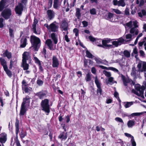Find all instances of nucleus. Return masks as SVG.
<instances>
[{"label": "nucleus", "instance_id": "nucleus-55", "mask_svg": "<svg viewBox=\"0 0 146 146\" xmlns=\"http://www.w3.org/2000/svg\"><path fill=\"white\" fill-rule=\"evenodd\" d=\"M4 19L3 18H0V28H2L3 27V22Z\"/></svg>", "mask_w": 146, "mask_h": 146}, {"label": "nucleus", "instance_id": "nucleus-43", "mask_svg": "<svg viewBox=\"0 0 146 146\" xmlns=\"http://www.w3.org/2000/svg\"><path fill=\"white\" fill-rule=\"evenodd\" d=\"M90 13L92 15H96V9L94 8H92L90 10Z\"/></svg>", "mask_w": 146, "mask_h": 146}, {"label": "nucleus", "instance_id": "nucleus-51", "mask_svg": "<svg viewBox=\"0 0 146 146\" xmlns=\"http://www.w3.org/2000/svg\"><path fill=\"white\" fill-rule=\"evenodd\" d=\"M34 59L36 63H37L39 65H41V63L40 61L38 60V59L36 57H34Z\"/></svg>", "mask_w": 146, "mask_h": 146}, {"label": "nucleus", "instance_id": "nucleus-4", "mask_svg": "<svg viewBox=\"0 0 146 146\" xmlns=\"http://www.w3.org/2000/svg\"><path fill=\"white\" fill-rule=\"evenodd\" d=\"M135 90L133 89L132 92L138 96H141L143 98H144L143 96L144 91L145 89L144 87H140L139 86H135Z\"/></svg>", "mask_w": 146, "mask_h": 146}, {"label": "nucleus", "instance_id": "nucleus-28", "mask_svg": "<svg viewBox=\"0 0 146 146\" xmlns=\"http://www.w3.org/2000/svg\"><path fill=\"white\" fill-rule=\"evenodd\" d=\"M0 60L1 64L3 66L4 69L7 67L6 64V61L3 58H0Z\"/></svg>", "mask_w": 146, "mask_h": 146}, {"label": "nucleus", "instance_id": "nucleus-36", "mask_svg": "<svg viewBox=\"0 0 146 146\" xmlns=\"http://www.w3.org/2000/svg\"><path fill=\"white\" fill-rule=\"evenodd\" d=\"M22 89L24 90L25 93L29 92L31 90L29 88L26 86V85L22 86Z\"/></svg>", "mask_w": 146, "mask_h": 146}, {"label": "nucleus", "instance_id": "nucleus-19", "mask_svg": "<svg viewBox=\"0 0 146 146\" xmlns=\"http://www.w3.org/2000/svg\"><path fill=\"white\" fill-rule=\"evenodd\" d=\"M27 38L25 37H22L21 40V44L20 45V47L21 48L25 47L27 44Z\"/></svg>", "mask_w": 146, "mask_h": 146}, {"label": "nucleus", "instance_id": "nucleus-14", "mask_svg": "<svg viewBox=\"0 0 146 146\" xmlns=\"http://www.w3.org/2000/svg\"><path fill=\"white\" fill-rule=\"evenodd\" d=\"M46 12L48 18L49 20H52L54 17L55 13L53 10L50 9L48 10Z\"/></svg>", "mask_w": 146, "mask_h": 146}, {"label": "nucleus", "instance_id": "nucleus-53", "mask_svg": "<svg viewBox=\"0 0 146 146\" xmlns=\"http://www.w3.org/2000/svg\"><path fill=\"white\" fill-rule=\"evenodd\" d=\"M138 23V22L136 21H133L132 24L134 26L133 27H135V28L138 27V25H137Z\"/></svg>", "mask_w": 146, "mask_h": 146}, {"label": "nucleus", "instance_id": "nucleus-25", "mask_svg": "<svg viewBox=\"0 0 146 146\" xmlns=\"http://www.w3.org/2000/svg\"><path fill=\"white\" fill-rule=\"evenodd\" d=\"M4 57H7L8 59L11 58L12 55L11 52H9L7 50H6L3 54Z\"/></svg>", "mask_w": 146, "mask_h": 146}, {"label": "nucleus", "instance_id": "nucleus-3", "mask_svg": "<svg viewBox=\"0 0 146 146\" xmlns=\"http://www.w3.org/2000/svg\"><path fill=\"white\" fill-rule=\"evenodd\" d=\"M41 105L42 108V110L48 115L50 112V108L49 104V101L47 99H45L42 100L41 103Z\"/></svg>", "mask_w": 146, "mask_h": 146}, {"label": "nucleus", "instance_id": "nucleus-60", "mask_svg": "<svg viewBox=\"0 0 146 146\" xmlns=\"http://www.w3.org/2000/svg\"><path fill=\"white\" fill-rule=\"evenodd\" d=\"M20 137L22 139L23 138L25 137L26 136V133H23L22 131H21V133L20 134Z\"/></svg>", "mask_w": 146, "mask_h": 146}, {"label": "nucleus", "instance_id": "nucleus-56", "mask_svg": "<svg viewBox=\"0 0 146 146\" xmlns=\"http://www.w3.org/2000/svg\"><path fill=\"white\" fill-rule=\"evenodd\" d=\"M48 7L49 8H51L52 6V0H48Z\"/></svg>", "mask_w": 146, "mask_h": 146}, {"label": "nucleus", "instance_id": "nucleus-32", "mask_svg": "<svg viewBox=\"0 0 146 146\" xmlns=\"http://www.w3.org/2000/svg\"><path fill=\"white\" fill-rule=\"evenodd\" d=\"M5 1L4 0H2L0 2V11H2L3 9L5 4Z\"/></svg>", "mask_w": 146, "mask_h": 146}, {"label": "nucleus", "instance_id": "nucleus-46", "mask_svg": "<svg viewBox=\"0 0 146 146\" xmlns=\"http://www.w3.org/2000/svg\"><path fill=\"white\" fill-rule=\"evenodd\" d=\"M111 10L117 14H122L121 12L118 9H112Z\"/></svg>", "mask_w": 146, "mask_h": 146}, {"label": "nucleus", "instance_id": "nucleus-38", "mask_svg": "<svg viewBox=\"0 0 146 146\" xmlns=\"http://www.w3.org/2000/svg\"><path fill=\"white\" fill-rule=\"evenodd\" d=\"M7 74L10 77L11 76L12 74L11 71L9 70L7 67L4 69Z\"/></svg>", "mask_w": 146, "mask_h": 146}, {"label": "nucleus", "instance_id": "nucleus-9", "mask_svg": "<svg viewBox=\"0 0 146 146\" xmlns=\"http://www.w3.org/2000/svg\"><path fill=\"white\" fill-rule=\"evenodd\" d=\"M95 82L98 88L97 93L98 94H99L100 95H101L102 92V90L101 87V84L98 80L97 76L95 78Z\"/></svg>", "mask_w": 146, "mask_h": 146}, {"label": "nucleus", "instance_id": "nucleus-21", "mask_svg": "<svg viewBox=\"0 0 146 146\" xmlns=\"http://www.w3.org/2000/svg\"><path fill=\"white\" fill-rule=\"evenodd\" d=\"M61 27L64 30L66 31V33L68 34V33L67 31L68 27V24L65 21H63Z\"/></svg>", "mask_w": 146, "mask_h": 146}, {"label": "nucleus", "instance_id": "nucleus-40", "mask_svg": "<svg viewBox=\"0 0 146 146\" xmlns=\"http://www.w3.org/2000/svg\"><path fill=\"white\" fill-rule=\"evenodd\" d=\"M114 16V14L110 12H109L108 14L107 17L108 19L111 21L113 20L112 18Z\"/></svg>", "mask_w": 146, "mask_h": 146}, {"label": "nucleus", "instance_id": "nucleus-50", "mask_svg": "<svg viewBox=\"0 0 146 146\" xmlns=\"http://www.w3.org/2000/svg\"><path fill=\"white\" fill-rule=\"evenodd\" d=\"M87 82L90 81L91 80V76L89 73H88L86 75L85 78Z\"/></svg>", "mask_w": 146, "mask_h": 146}, {"label": "nucleus", "instance_id": "nucleus-7", "mask_svg": "<svg viewBox=\"0 0 146 146\" xmlns=\"http://www.w3.org/2000/svg\"><path fill=\"white\" fill-rule=\"evenodd\" d=\"M11 15V11L8 8L5 9L1 13L2 16L6 19H9Z\"/></svg>", "mask_w": 146, "mask_h": 146}, {"label": "nucleus", "instance_id": "nucleus-45", "mask_svg": "<svg viewBox=\"0 0 146 146\" xmlns=\"http://www.w3.org/2000/svg\"><path fill=\"white\" fill-rule=\"evenodd\" d=\"M132 34H129L126 35V39H129L128 40L130 41L132 39Z\"/></svg>", "mask_w": 146, "mask_h": 146}, {"label": "nucleus", "instance_id": "nucleus-5", "mask_svg": "<svg viewBox=\"0 0 146 146\" xmlns=\"http://www.w3.org/2000/svg\"><path fill=\"white\" fill-rule=\"evenodd\" d=\"M31 41L35 50L37 51V48L39 47L40 45V40L38 38L33 35L31 36Z\"/></svg>", "mask_w": 146, "mask_h": 146}, {"label": "nucleus", "instance_id": "nucleus-33", "mask_svg": "<svg viewBox=\"0 0 146 146\" xmlns=\"http://www.w3.org/2000/svg\"><path fill=\"white\" fill-rule=\"evenodd\" d=\"M86 56L87 57L90 58H92L94 57V56L88 50H87L86 51Z\"/></svg>", "mask_w": 146, "mask_h": 146}, {"label": "nucleus", "instance_id": "nucleus-16", "mask_svg": "<svg viewBox=\"0 0 146 146\" xmlns=\"http://www.w3.org/2000/svg\"><path fill=\"white\" fill-rule=\"evenodd\" d=\"M25 106H24V103L22 104L21 110L20 111V115L21 116H22L24 115V114L25 113L26 110V109Z\"/></svg>", "mask_w": 146, "mask_h": 146}, {"label": "nucleus", "instance_id": "nucleus-6", "mask_svg": "<svg viewBox=\"0 0 146 146\" xmlns=\"http://www.w3.org/2000/svg\"><path fill=\"white\" fill-rule=\"evenodd\" d=\"M44 26L46 27L50 31L56 32L58 31V26L56 22H53L49 26L48 24H46Z\"/></svg>", "mask_w": 146, "mask_h": 146}, {"label": "nucleus", "instance_id": "nucleus-59", "mask_svg": "<svg viewBox=\"0 0 146 146\" xmlns=\"http://www.w3.org/2000/svg\"><path fill=\"white\" fill-rule=\"evenodd\" d=\"M82 24L83 25L84 27H86L88 25V23L86 21H83L82 22Z\"/></svg>", "mask_w": 146, "mask_h": 146}, {"label": "nucleus", "instance_id": "nucleus-11", "mask_svg": "<svg viewBox=\"0 0 146 146\" xmlns=\"http://www.w3.org/2000/svg\"><path fill=\"white\" fill-rule=\"evenodd\" d=\"M62 1V0H54L53 7L56 9H58L61 5Z\"/></svg>", "mask_w": 146, "mask_h": 146}, {"label": "nucleus", "instance_id": "nucleus-18", "mask_svg": "<svg viewBox=\"0 0 146 146\" xmlns=\"http://www.w3.org/2000/svg\"><path fill=\"white\" fill-rule=\"evenodd\" d=\"M105 81L107 85L108 84L112 85L114 83H117L116 81L113 80V78L112 77H111L108 78V79H106Z\"/></svg>", "mask_w": 146, "mask_h": 146}, {"label": "nucleus", "instance_id": "nucleus-10", "mask_svg": "<svg viewBox=\"0 0 146 146\" xmlns=\"http://www.w3.org/2000/svg\"><path fill=\"white\" fill-rule=\"evenodd\" d=\"M117 41H113L112 42V44L115 47H117L119 45H121L124 41V40L122 38L116 39Z\"/></svg>", "mask_w": 146, "mask_h": 146}, {"label": "nucleus", "instance_id": "nucleus-26", "mask_svg": "<svg viewBox=\"0 0 146 146\" xmlns=\"http://www.w3.org/2000/svg\"><path fill=\"white\" fill-rule=\"evenodd\" d=\"M30 102V98L28 96L26 97L25 98L23 99V101L22 103H24V106L26 107V106L29 105Z\"/></svg>", "mask_w": 146, "mask_h": 146}, {"label": "nucleus", "instance_id": "nucleus-63", "mask_svg": "<svg viewBox=\"0 0 146 146\" xmlns=\"http://www.w3.org/2000/svg\"><path fill=\"white\" fill-rule=\"evenodd\" d=\"M43 83V81L41 80H38L37 81V84L39 85H41Z\"/></svg>", "mask_w": 146, "mask_h": 146}, {"label": "nucleus", "instance_id": "nucleus-8", "mask_svg": "<svg viewBox=\"0 0 146 146\" xmlns=\"http://www.w3.org/2000/svg\"><path fill=\"white\" fill-rule=\"evenodd\" d=\"M23 6L22 3H19L18 5L15 8V11L17 14L19 16L21 15L23 10Z\"/></svg>", "mask_w": 146, "mask_h": 146}, {"label": "nucleus", "instance_id": "nucleus-29", "mask_svg": "<svg viewBox=\"0 0 146 146\" xmlns=\"http://www.w3.org/2000/svg\"><path fill=\"white\" fill-rule=\"evenodd\" d=\"M135 124V121L133 120H130L127 123V125L129 127H132Z\"/></svg>", "mask_w": 146, "mask_h": 146}, {"label": "nucleus", "instance_id": "nucleus-2", "mask_svg": "<svg viewBox=\"0 0 146 146\" xmlns=\"http://www.w3.org/2000/svg\"><path fill=\"white\" fill-rule=\"evenodd\" d=\"M32 60L31 55L29 52H25L22 55V63L21 66L24 70H27L29 68V64L31 63Z\"/></svg>", "mask_w": 146, "mask_h": 146}, {"label": "nucleus", "instance_id": "nucleus-23", "mask_svg": "<svg viewBox=\"0 0 146 146\" xmlns=\"http://www.w3.org/2000/svg\"><path fill=\"white\" fill-rule=\"evenodd\" d=\"M130 33L132 34L133 35H134V33H135V35H137L139 33V31L137 29H136L135 27H131L130 31Z\"/></svg>", "mask_w": 146, "mask_h": 146}, {"label": "nucleus", "instance_id": "nucleus-37", "mask_svg": "<svg viewBox=\"0 0 146 146\" xmlns=\"http://www.w3.org/2000/svg\"><path fill=\"white\" fill-rule=\"evenodd\" d=\"M123 54L124 56L126 58H129L130 56V53L127 50H125L123 51Z\"/></svg>", "mask_w": 146, "mask_h": 146}, {"label": "nucleus", "instance_id": "nucleus-20", "mask_svg": "<svg viewBox=\"0 0 146 146\" xmlns=\"http://www.w3.org/2000/svg\"><path fill=\"white\" fill-rule=\"evenodd\" d=\"M46 43L50 50H53V44L52 42L50 39H48L46 41Z\"/></svg>", "mask_w": 146, "mask_h": 146}, {"label": "nucleus", "instance_id": "nucleus-48", "mask_svg": "<svg viewBox=\"0 0 146 146\" xmlns=\"http://www.w3.org/2000/svg\"><path fill=\"white\" fill-rule=\"evenodd\" d=\"M108 69L109 70H112L115 72H116L119 74V72L118 70L115 68L113 67H109Z\"/></svg>", "mask_w": 146, "mask_h": 146}, {"label": "nucleus", "instance_id": "nucleus-30", "mask_svg": "<svg viewBox=\"0 0 146 146\" xmlns=\"http://www.w3.org/2000/svg\"><path fill=\"white\" fill-rule=\"evenodd\" d=\"M58 138L62 139H65L67 138L66 133L64 132L62 133L59 136Z\"/></svg>", "mask_w": 146, "mask_h": 146}, {"label": "nucleus", "instance_id": "nucleus-34", "mask_svg": "<svg viewBox=\"0 0 146 146\" xmlns=\"http://www.w3.org/2000/svg\"><path fill=\"white\" fill-rule=\"evenodd\" d=\"M81 15L80 9L78 8H77L76 9V16L77 17L78 19H80Z\"/></svg>", "mask_w": 146, "mask_h": 146}, {"label": "nucleus", "instance_id": "nucleus-58", "mask_svg": "<svg viewBox=\"0 0 146 146\" xmlns=\"http://www.w3.org/2000/svg\"><path fill=\"white\" fill-rule=\"evenodd\" d=\"M120 143L121 146H122L123 145V141L121 140V139H118L117 141V142L116 143Z\"/></svg>", "mask_w": 146, "mask_h": 146}, {"label": "nucleus", "instance_id": "nucleus-42", "mask_svg": "<svg viewBox=\"0 0 146 146\" xmlns=\"http://www.w3.org/2000/svg\"><path fill=\"white\" fill-rule=\"evenodd\" d=\"M102 44H97V46H98L103 47V48H105L106 45H107V43L105 41V40H103L102 41Z\"/></svg>", "mask_w": 146, "mask_h": 146}, {"label": "nucleus", "instance_id": "nucleus-12", "mask_svg": "<svg viewBox=\"0 0 146 146\" xmlns=\"http://www.w3.org/2000/svg\"><path fill=\"white\" fill-rule=\"evenodd\" d=\"M15 126L16 128V142H17V140L19 141L18 138V135L19 131V121L17 119H16V121L15 123Z\"/></svg>", "mask_w": 146, "mask_h": 146}, {"label": "nucleus", "instance_id": "nucleus-64", "mask_svg": "<svg viewBox=\"0 0 146 146\" xmlns=\"http://www.w3.org/2000/svg\"><path fill=\"white\" fill-rule=\"evenodd\" d=\"M139 53L141 56L144 57L145 56V54L144 52L142 50H140L139 51Z\"/></svg>", "mask_w": 146, "mask_h": 146}, {"label": "nucleus", "instance_id": "nucleus-49", "mask_svg": "<svg viewBox=\"0 0 146 146\" xmlns=\"http://www.w3.org/2000/svg\"><path fill=\"white\" fill-rule=\"evenodd\" d=\"M143 113V112H141V113H132L131 115L132 117H133L134 116H139L141 115Z\"/></svg>", "mask_w": 146, "mask_h": 146}, {"label": "nucleus", "instance_id": "nucleus-39", "mask_svg": "<svg viewBox=\"0 0 146 146\" xmlns=\"http://www.w3.org/2000/svg\"><path fill=\"white\" fill-rule=\"evenodd\" d=\"M9 34L10 37L12 38H14V37L13 30L11 28L9 29Z\"/></svg>", "mask_w": 146, "mask_h": 146}, {"label": "nucleus", "instance_id": "nucleus-1", "mask_svg": "<svg viewBox=\"0 0 146 146\" xmlns=\"http://www.w3.org/2000/svg\"><path fill=\"white\" fill-rule=\"evenodd\" d=\"M137 67L138 68V70H137L135 66L132 67L131 75L134 78H136L138 76V73L143 72L146 71V62H139L137 66Z\"/></svg>", "mask_w": 146, "mask_h": 146}, {"label": "nucleus", "instance_id": "nucleus-52", "mask_svg": "<svg viewBox=\"0 0 146 146\" xmlns=\"http://www.w3.org/2000/svg\"><path fill=\"white\" fill-rule=\"evenodd\" d=\"M115 120L121 123H123V122L122 119L120 118L117 117L115 118Z\"/></svg>", "mask_w": 146, "mask_h": 146}, {"label": "nucleus", "instance_id": "nucleus-41", "mask_svg": "<svg viewBox=\"0 0 146 146\" xmlns=\"http://www.w3.org/2000/svg\"><path fill=\"white\" fill-rule=\"evenodd\" d=\"M118 6H121L122 7H124L125 5V3L124 1L123 0H120L118 1Z\"/></svg>", "mask_w": 146, "mask_h": 146}, {"label": "nucleus", "instance_id": "nucleus-62", "mask_svg": "<svg viewBox=\"0 0 146 146\" xmlns=\"http://www.w3.org/2000/svg\"><path fill=\"white\" fill-rule=\"evenodd\" d=\"M73 32L75 33V35L76 36H77L78 32V29L76 28H75L73 30Z\"/></svg>", "mask_w": 146, "mask_h": 146}, {"label": "nucleus", "instance_id": "nucleus-47", "mask_svg": "<svg viewBox=\"0 0 146 146\" xmlns=\"http://www.w3.org/2000/svg\"><path fill=\"white\" fill-rule=\"evenodd\" d=\"M133 21H130L128 23H127L125 24L126 26H127L128 27H129L130 28H131L133 26Z\"/></svg>", "mask_w": 146, "mask_h": 146}, {"label": "nucleus", "instance_id": "nucleus-24", "mask_svg": "<svg viewBox=\"0 0 146 146\" xmlns=\"http://www.w3.org/2000/svg\"><path fill=\"white\" fill-rule=\"evenodd\" d=\"M6 141V135L4 134H1L0 135V141L1 143H5Z\"/></svg>", "mask_w": 146, "mask_h": 146}, {"label": "nucleus", "instance_id": "nucleus-15", "mask_svg": "<svg viewBox=\"0 0 146 146\" xmlns=\"http://www.w3.org/2000/svg\"><path fill=\"white\" fill-rule=\"evenodd\" d=\"M121 77L123 81V84L125 86H127V84L131 82L130 80L129 79L126 78V77L123 74H121Z\"/></svg>", "mask_w": 146, "mask_h": 146}, {"label": "nucleus", "instance_id": "nucleus-27", "mask_svg": "<svg viewBox=\"0 0 146 146\" xmlns=\"http://www.w3.org/2000/svg\"><path fill=\"white\" fill-rule=\"evenodd\" d=\"M52 39L54 41L55 44H56L58 42L57 37L54 33H52L51 35Z\"/></svg>", "mask_w": 146, "mask_h": 146}, {"label": "nucleus", "instance_id": "nucleus-31", "mask_svg": "<svg viewBox=\"0 0 146 146\" xmlns=\"http://www.w3.org/2000/svg\"><path fill=\"white\" fill-rule=\"evenodd\" d=\"M89 38L90 40L92 42H94V41H97V42H98V41H99L100 42H101V39L95 38L92 36H89Z\"/></svg>", "mask_w": 146, "mask_h": 146}, {"label": "nucleus", "instance_id": "nucleus-13", "mask_svg": "<svg viewBox=\"0 0 146 146\" xmlns=\"http://www.w3.org/2000/svg\"><path fill=\"white\" fill-rule=\"evenodd\" d=\"M52 66L53 67H57L59 64V62L58 58L55 56L52 58Z\"/></svg>", "mask_w": 146, "mask_h": 146}, {"label": "nucleus", "instance_id": "nucleus-54", "mask_svg": "<svg viewBox=\"0 0 146 146\" xmlns=\"http://www.w3.org/2000/svg\"><path fill=\"white\" fill-rule=\"evenodd\" d=\"M131 142L133 146H136V143L133 137H132V138L131 139Z\"/></svg>", "mask_w": 146, "mask_h": 146}, {"label": "nucleus", "instance_id": "nucleus-22", "mask_svg": "<svg viewBox=\"0 0 146 146\" xmlns=\"http://www.w3.org/2000/svg\"><path fill=\"white\" fill-rule=\"evenodd\" d=\"M36 95L38 96L40 99H41L46 97V94L45 92H40L37 93Z\"/></svg>", "mask_w": 146, "mask_h": 146}, {"label": "nucleus", "instance_id": "nucleus-44", "mask_svg": "<svg viewBox=\"0 0 146 146\" xmlns=\"http://www.w3.org/2000/svg\"><path fill=\"white\" fill-rule=\"evenodd\" d=\"M103 73L108 78L110 77L111 75L110 72L105 70H103Z\"/></svg>", "mask_w": 146, "mask_h": 146}, {"label": "nucleus", "instance_id": "nucleus-57", "mask_svg": "<svg viewBox=\"0 0 146 146\" xmlns=\"http://www.w3.org/2000/svg\"><path fill=\"white\" fill-rule=\"evenodd\" d=\"M125 15H129V9L128 8H126L125 11Z\"/></svg>", "mask_w": 146, "mask_h": 146}, {"label": "nucleus", "instance_id": "nucleus-35", "mask_svg": "<svg viewBox=\"0 0 146 146\" xmlns=\"http://www.w3.org/2000/svg\"><path fill=\"white\" fill-rule=\"evenodd\" d=\"M124 103L125 104L124 105V107L126 108H127L132 105L133 104V102H124Z\"/></svg>", "mask_w": 146, "mask_h": 146}, {"label": "nucleus", "instance_id": "nucleus-61", "mask_svg": "<svg viewBox=\"0 0 146 146\" xmlns=\"http://www.w3.org/2000/svg\"><path fill=\"white\" fill-rule=\"evenodd\" d=\"M94 59L96 62L98 64L102 63L99 58H95Z\"/></svg>", "mask_w": 146, "mask_h": 146}, {"label": "nucleus", "instance_id": "nucleus-17", "mask_svg": "<svg viewBox=\"0 0 146 146\" xmlns=\"http://www.w3.org/2000/svg\"><path fill=\"white\" fill-rule=\"evenodd\" d=\"M38 23V21L37 20L35 19L34 20V22L33 23V31L34 33L37 34H39L40 33V31H37V32L36 31V25L37 23Z\"/></svg>", "mask_w": 146, "mask_h": 146}]
</instances>
